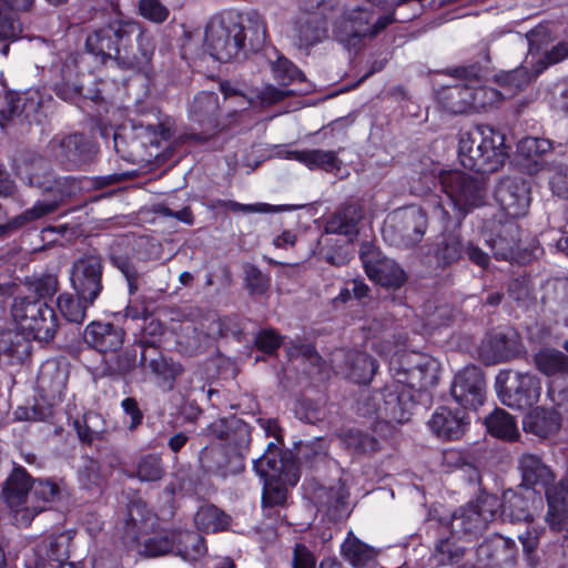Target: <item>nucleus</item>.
I'll use <instances>...</instances> for the list:
<instances>
[{
    "instance_id": "obj_1",
    "label": "nucleus",
    "mask_w": 568,
    "mask_h": 568,
    "mask_svg": "<svg viewBox=\"0 0 568 568\" xmlns=\"http://www.w3.org/2000/svg\"><path fill=\"white\" fill-rule=\"evenodd\" d=\"M206 433L215 442L203 447L199 454L202 473L222 479L242 473L251 443L250 426L235 417L221 418L212 422Z\"/></svg>"
},
{
    "instance_id": "obj_2",
    "label": "nucleus",
    "mask_w": 568,
    "mask_h": 568,
    "mask_svg": "<svg viewBox=\"0 0 568 568\" xmlns=\"http://www.w3.org/2000/svg\"><path fill=\"white\" fill-rule=\"evenodd\" d=\"M393 394V422L403 425L410 422L425 393L439 382L440 366L432 357L418 352H396Z\"/></svg>"
},
{
    "instance_id": "obj_3",
    "label": "nucleus",
    "mask_w": 568,
    "mask_h": 568,
    "mask_svg": "<svg viewBox=\"0 0 568 568\" xmlns=\"http://www.w3.org/2000/svg\"><path fill=\"white\" fill-rule=\"evenodd\" d=\"M19 173L29 181L30 185L43 189L52 195L51 200L38 201L31 209L24 211V217L39 220L58 210L65 199L74 196L80 191L79 181L71 176L52 178L49 163L40 155L32 154L23 160Z\"/></svg>"
},
{
    "instance_id": "obj_4",
    "label": "nucleus",
    "mask_w": 568,
    "mask_h": 568,
    "mask_svg": "<svg viewBox=\"0 0 568 568\" xmlns=\"http://www.w3.org/2000/svg\"><path fill=\"white\" fill-rule=\"evenodd\" d=\"M253 467L264 480L263 505L283 506L287 498L286 485L295 486L300 480V467L288 452L282 454L275 444L268 443L263 456L254 460Z\"/></svg>"
},
{
    "instance_id": "obj_5",
    "label": "nucleus",
    "mask_w": 568,
    "mask_h": 568,
    "mask_svg": "<svg viewBox=\"0 0 568 568\" xmlns=\"http://www.w3.org/2000/svg\"><path fill=\"white\" fill-rule=\"evenodd\" d=\"M480 234L497 261L526 265L535 257L532 250L520 246V226L517 221L505 213H495L484 219Z\"/></svg>"
},
{
    "instance_id": "obj_6",
    "label": "nucleus",
    "mask_w": 568,
    "mask_h": 568,
    "mask_svg": "<svg viewBox=\"0 0 568 568\" xmlns=\"http://www.w3.org/2000/svg\"><path fill=\"white\" fill-rule=\"evenodd\" d=\"M11 315L22 334L38 342L52 341L59 328L53 307L32 296L14 297Z\"/></svg>"
},
{
    "instance_id": "obj_7",
    "label": "nucleus",
    "mask_w": 568,
    "mask_h": 568,
    "mask_svg": "<svg viewBox=\"0 0 568 568\" xmlns=\"http://www.w3.org/2000/svg\"><path fill=\"white\" fill-rule=\"evenodd\" d=\"M494 388L504 406L524 413L539 400L541 382L534 373L504 368L495 376Z\"/></svg>"
},
{
    "instance_id": "obj_8",
    "label": "nucleus",
    "mask_w": 568,
    "mask_h": 568,
    "mask_svg": "<svg viewBox=\"0 0 568 568\" xmlns=\"http://www.w3.org/2000/svg\"><path fill=\"white\" fill-rule=\"evenodd\" d=\"M442 192L446 194L458 225L475 209L485 205L483 182L460 170L444 171Z\"/></svg>"
},
{
    "instance_id": "obj_9",
    "label": "nucleus",
    "mask_w": 568,
    "mask_h": 568,
    "mask_svg": "<svg viewBox=\"0 0 568 568\" xmlns=\"http://www.w3.org/2000/svg\"><path fill=\"white\" fill-rule=\"evenodd\" d=\"M477 358L485 366L523 358L527 351L519 332L511 326L488 329L476 347Z\"/></svg>"
},
{
    "instance_id": "obj_10",
    "label": "nucleus",
    "mask_w": 568,
    "mask_h": 568,
    "mask_svg": "<svg viewBox=\"0 0 568 568\" xmlns=\"http://www.w3.org/2000/svg\"><path fill=\"white\" fill-rule=\"evenodd\" d=\"M139 34L138 21L116 16L105 26L88 34L85 48L100 63L114 59L118 61L120 47H124L128 37Z\"/></svg>"
},
{
    "instance_id": "obj_11",
    "label": "nucleus",
    "mask_w": 568,
    "mask_h": 568,
    "mask_svg": "<svg viewBox=\"0 0 568 568\" xmlns=\"http://www.w3.org/2000/svg\"><path fill=\"white\" fill-rule=\"evenodd\" d=\"M487 63H489L488 55ZM444 73L459 81H470L473 112L486 111L488 108L497 106L506 99V94L503 91L485 84L490 78V68L488 64H481L476 61L464 65L447 68Z\"/></svg>"
},
{
    "instance_id": "obj_12",
    "label": "nucleus",
    "mask_w": 568,
    "mask_h": 568,
    "mask_svg": "<svg viewBox=\"0 0 568 568\" xmlns=\"http://www.w3.org/2000/svg\"><path fill=\"white\" fill-rule=\"evenodd\" d=\"M31 478L22 467L13 469L3 488V499L11 510L16 526L28 527L37 514L44 510L41 505H31Z\"/></svg>"
},
{
    "instance_id": "obj_13",
    "label": "nucleus",
    "mask_w": 568,
    "mask_h": 568,
    "mask_svg": "<svg viewBox=\"0 0 568 568\" xmlns=\"http://www.w3.org/2000/svg\"><path fill=\"white\" fill-rule=\"evenodd\" d=\"M246 27L240 23H225L222 19H212L205 29V47L220 62H229L240 54L244 47Z\"/></svg>"
},
{
    "instance_id": "obj_14",
    "label": "nucleus",
    "mask_w": 568,
    "mask_h": 568,
    "mask_svg": "<svg viewBox=\"0 0 568 568\" xmlns=\"http://www.w3.org/2000/svg\"><path fill=\"white\" fill-rule=\"evenodd\" d=\"M486 377L477 365H467L458 371L450 383L449 396L453 404L470 414L486 400Z\"/></svg>"
},
{
    "instance_id": "obj_15",
    "label": "nucleus",
    "mask_w": 568,
    "mask_h": 568,
    "mask_svg": "<svg viewBox=\"0 0 568 568\" xmlns=\"http://www.w3.org/2000/svg\"><path fill=\"white\" fill-rule=\"evenodd\" d=\"M428 229V213L416 204L393 210V245L413 248L418 245Z\"/></svg>"
},
{
    "instance_id": "obj_16",
    "label": "nucleus",
    "mask_w": 568,
    "mask_h": 568,
    "mask_svg": "<svg viewBox=\"0 0 568 568\" xmlns=\"http://www.w3.org/2000/svg\"><path fill=\"white\" fill-rule=\"evenodd\" d=\"M504 504L500 519L510 524H531L544 510L542 497L539 493L529 491L516 486L503 491Z\"/></svg>"
},
{
    "instance_id": "obj_17",
    "label": "nucleus",
    "mask_w": 568,
    "mask_h": 568,
    "mask_svg": "<svg viewBox=\"0 0 568 568\" xmlns=\"http://www.w3.org/2000/svg\"><path fill=\"white\" fill-rule=\"evenodd\" d=\"M433 436L442 442L459 440L470 426V414L448 402L439 405L427 420Z\"/></svg>"
},
{
    "instance_id": "obj_18",
    "label": "nucleus",
    "mask_w": 568,
    "mask_h": 568,
    "mask_svg": "<svg viewBox=\"0 0 568 568\" xmlns=\"http://www.w3.org/2000/svg\"><path fill=\"white\" fill-rule=\"evenodd\" d=\"M428 523L446 524L453 534L468 540L479 537L488 527L487 519L475 508L470 500L456 507L445 516L436 515V510H430Z\"/></svg>"
},
{
    "instance_id": "obj_19",
    "label": "nucleus",
    "mask_w": 568,
    "mask_h": 568,
    "mask_svg": "<svg viewBox=\"0 0 568 568\" xmlns=\"http://www.w3.org/2000/svg\"><path fill=\"white\" fill-rule=\"evenodd\" d=\"M102 257L95 253L87 254L73 264L72 286L87 303L93 304L102 292Z\"/></svg>"
},
{
    "instance_id": "obj_20",
    "label": "nucleus",
    "mask_w": 568,
    "mask_h": 568,
    "mask_svg": "<svg viewBox=\"0 0 568 568\" xmlns=\"http://www.w3.org/2000/svg\"><path fill=\"white\" fill-rule=\"evenodd\" d=\"M495 197L500 205L497 213H505L516 220L525 216L531 202V184L521 176H507L500 181Z\"/></svg>"
},
{
    "instance_id": "obj_21",
    "label": "nucleus",
    "mask_w": 568,
    "mask_h": 568,
    "mask_svg": "<svg viewBox=\"0 0 568 568\" xmlns=\"http://www.w3.org/2000/svg\"><path fill=\"white\" fill-rule=\"evenodd\" d=\"M138 28L139 34L128 37L124 47H120L118 63L148 74L155 44L151 32L139 21Z\"/></svg>"
},
{
    "instance_id": "obj_22",
    "label": "nucleus",
    "mask_w": 568,
    "mask_h": 568,
    "mask_svg": "<svg viewBox=\"0 0 568 568\" xmlns=\"http://www.w3.org/2000/svg\"><path fill=\"white\" fill-rule=\"evenodd\" d=\"M517 470L520 475L517 486L529 491L542 494L557 479L555 471L542 457L532 453H524L518 457Z\"/></svg>"
},
{
    "instance_id": "obj_23",
    "label": "nucleus",
    "mask_w": 568,
    "mask_h": 568,
    "mask_svg": "<svg viewBox=\"0 0 568 568\" xmlns=\"http://www.w3.org/2000/svg\"><path fill=\"white\" fill-rule=\"evenodd\" d=\"M518 547L514 539L499 534L485 538L476 548V558L486 568H504L515 566Z\"/></svg>"
},
{
    "instance_id": "obj_24",
    "label": "nucleus",
    "mask_w": 568,
    "mask_h": 568,
    "mask_svg": "<svg viewBox=\"0 0 568 568\" xmlns=\"http://www.w3.org/2000/svg\"><path fill=\"white\" fill-rule=\"evenodd\" d=\"M552 150V142L545 138L526 136L517 142L515 166L523 173L535 175L544 170L545 156Z\"/></svg>"
},
{
    "instance_id": "obj_25",
    "label": "nucleus",
    "mask_w": 568,
    "mask_h": 568,
    "mask_svg": "<svg viewBox=\"0 0 568 568\" xmlns=\"http://www.w3.org/2000/svg\"><path fill=\"white\" fill-rule=\"evenodd\" d=\"M428 534L433 537L432 558L436 566L457 565L465 556L460 536L453 534L446 524L428 523Z\"/></svg>"
},
{
    "instance_id": "obj_26",
    "label": "nucleus",
    "mask_w": 568,
    "mask_h": 568,
    "mask_svg": "<svg viewBox=\"0 0 568 568\" xmlns=\"http://www.w3.org/2000/svg\"><path fill=\"white\" fill-rule=\"evenodd\" d=\"M68 376L67 368L57 361H47L41 365L37 377V390L49 406L62 402Z\"/></svg>"
},
{
    "instance_id": "obj_27",
    "label": "nucleus",
    "mask_w": 568,
    "mask_h": 568,
    "mask_svg": "<svg viewBox=\"0 0 568 568\" xmlns=\"http://www.w3.org/2000/svg\"><path fill=\"white\" fill-rule=\"evenodd\" d=\"M542 504H547L545 520L552 531L566 529L568 520V477L555 480L540 494Z\"/></svg>"
},
{
    "instance_id": "obj_28",
    "label": "nucleus",
    "mask_w": 568,
    "mask_h": 568,
    "mask_svg": "<svg viewBox=\"0 0 568 568\" xmlns=\"http://www.w3.org/2000/svg\"><path fill=\"white\" fill-rule=\"evenodd\" d=\"M49 146L57 160L73 165L88 163L95 154L94 145L82 134H71L61 139L54 138Z\"/></svg>"
},
{
    "instance_id": "obj_29",
    "label": "nucleus",
    "mask_w": 568,
    "mask_h": 568,
    "mask_svg": "<svg viewBox=\"0 0 568 568\" xmlns=\"http://www.w3.org/2000/svg\"><path fill=\"white\" fill-rule=\"evenodd\" d=\"M493 126L480 125L474 131H460L458 133L457 159L460 165L477 174L478 159L484 155L483 144L488 140L489 129Z\"/></svg>"
},
{
    "instance_id": "obj_30",
    "label": "nucleus",
    "mask_w": 568,
    "mask_h": 568,
    "mask_svg": "<svg viewBox=\"0 0 568 568\" xmlns=\"http://www.w3.org/2000/svg\"><path fill=\"white\" fill-rule=\"evenodd\" d=\"M389 23V14L375 20L371 11L357 8L345 14L343 31L349 40L354 38H374Z\"/></svg>"
},
{
    "instance_id": "obj_31",
    "label": "nucleus",
    "mask_w": 568,
    "mask_h": 568,
    "mask_svg": "<svg viewBox=\"0 0 568 568\" xmlns=\"http://www.w3.org/2000/svg\"><path fill=\"white\" fill-rule=\"evenodd\" d=\"M484 155L478 159L477 174L488 175L501 169L510 156L511 146L506 143V135L494 128L489 129L488 140L483 144Z\"/></svg>"
},
{
    "instance_id": "obj_32",
    "label": "nucleus",
    "mask_w": 568,
    "mask_h": 568,
    "mask_svg": "<svg viewBox=\"0 0 568 568\" xmlns=\"http://www.w3.org/2000/svg\"><path fill=\"white\" fill-rule=\"evenodd\" d=\"M435 99L438 105L449 114L473 113L470 81L443 85L435 91Z\"/></svg>"
},
{
    "instance_id": "obj_33",
    "label": "nucleus",
    "mask_w": 568,
    "mask_h": 568,
    "mask_svg": "<svg viewBox=\"0 0 568 568\" xmlns=\"http://www.w3.org/2000/svg\"><path fill=\"white\" fill-rule=\"evenodd\" d=\"M124 335V331L112 323L92 322L85 327L83 338L90 347L108 353L121 348Z\"/></svg>"
},
{
    "instance_id": "obj_34",
    "label": "nucleus",
    "mask_w": 568,
    "mask_h": 568,
    "mask_svg": "<svg viewBox=\"0 0 568 568\" xmlns=\"http://www.w3.org/2000/svg\"><path fill=\"white\" fill-rule=\"evenodd\" d=\"M561 422L562 416L556 408L532 406L523 418V429L540 438H547L560 429Z\"/></svg>"
},
{
    "instance_id": "obj_35",
    "label": "nucleus",
    "mask_w": 568,
    "mask_h": 568,
    "mask_svg": "<svg viewBox=\"0 0 568 568\" xmlns=\"http://www.w3.org/2000/svg\"><path fill=\"white\" fill-rule=\"evenodd\" d=\"M140 365L149 368L153 374L169 382V387H173V382L183 372L180 363L173 362L171 358L163 356L158 348L149 345H142Z\"/></svg>"
},
{
    "instance_id": "obj_36",
    "label": "nucleus",
    "mask_w": 568,
    "mask_h": 568,
    "mask_svg": "<svg viewBox=\"0 0 568 568\" xmlns=\"http://www.w3.org/2000/svg\"><path fill=\"white\" fill-rule=\"evenodd\" d=\"M458 223L450 231H444L435 244L434 257L438 266L445 268L463 257L464 241Z\"/></svg>"
},
{
    "instance_id": "obj_37",
    "label": "nucleus",
    "mask_w": 568,
    "mask_h": 568,
    "mask_svg": "<svg viewBox=\"0 0 568 568\" xmlns=\"http://www.w3.org/2000/svg\"><path fill=\"white\" fill-rule=\"evenodd\" d=\"M361 260L371 281L388 287L390 285V263L387 257H382L381 252L372 245H363Z\"/></svg>"
},
{
    "instance_id": "obj_38",
    "label": "nucleus",
    "mask_w": 568,
    "mask_h": 568,
    "mask_svg": "<svg viewBox=\"0 0 568 568\" xmlns=\"http://www.w3.org/2000/svg\"><path fill=\"white\" fill-rule=\"evenodd\" d=\"M484 425L487 433L498 439L511 443L520 436L515 417L503 408L496 407L485 416Z\"/></svg>"
},
{
    "instance_id": "obj_39",
    "label": "nucleus",
    "mask_w": 568,
    "mask_h": 568,
    "mask_svg": "<svg viewBox=\"0 0 568 568\" xmlns=\"http://www.w3.org/2000/svg\"><path fill=\"white\" fill-rule=\"evenodd\" d=\"M343 558L355 568L371 567L378 555V550L359 540L352 531L341 546Z\"/></svg>"
},
{
    "instance_id": "obj_40",
    "label": "nucleus",
    "mask_w": 568,
    "mask_h": 568,
    "mask_svg": "<svg viewBox=\"0 0 568 568\" xmlns=\"http://www.w3.org/2000/svg\"><path fill=\"white\" fill-rule=\"evenodd\" d=\"M220 111L219 95L215 92H200L192 100L189 112L192 120L215 128Z\"/></svg>"
},
{
    "instance_id": "obj_41",
    "label": "nucleus",
    "mask_w": 568,
    "mask_h": 568,
    "mask_svg": "<svg viewBox=\"0 0 568 568\" xmlns=\"http://www.w3.org/2000/svg\"><path fill=\"white\" fill-rule=\"evenodd\" d=\"M535 367L545 376L568 375V355L550 347L540 348L532 356Z\"/></svg>"
},
{
    "instance_id": "obj_42",
    "label": "nucleus",
    "mask_w": 568,
    "mask_h": 568,
    "mask_svg": "<svg viewBox=\"0 0 568 568\" xmlns=\"http://www.w3.org/2000/svg\"><path fill=\"white\" fill-rule=\"evenodd\" d=\"M288 156L303 163L311 170H324L326 172L338 171L342 163L335 151L320 149L291 151Z\"/></svg>"
},
{
    "instance_id": "obj_43",
    "label": "nucleus",
    "mask_w": 568,
    "mask_h": 568,
    "mask_svg": "<svg viewBox=\"0 0 568 568\" xmlns=\"http://www.w3.org/2000/svg\"><path fill=\"white\" fill-rule=\"evenodd\" d=\"M422 105L404 87L393 88V120L396 122L422 121Z\"/></svg>"
},
{
    "instance_id": "obj_44",
    "label": "nucleus",
    "mask_w": 568,
    "mask_h": 568,
    "mask_svg": "<svg viewBox=\"0 0 568 568\" xmlns=\"http://www.w3.org/2000/svg\"><path fill=\"white\" fill-rule=\"evenodd\" d=\"M362 209L355 203H351L337 211L327 222L326 230L331 233L354 236L357 234V225L362 220Z\"/></svg>"
},
{
    "instance_id": "obj_45",
    "label": "nucleus",
    "mask_w": 568,
    "mask_h": 568,
    "mask_svg": "<svg viewBox=\"0 0 568 568\" xmlns=\"http://www.w3.org/2000/svg\"><path fill=\"white\" fill-rule=\"evenodd\" d=\"M59 74L60 80L54 83V92L64 101H73L82 91L78 80L75 59L68 57L59 67Z\"/></svg>"
},
{
    "instance_id": "obj_46",
    "label": "nucleus",
    "mask_w": 568,
    "mask_h": 568,
    "mask_svg": "<svg viewBox=\"0 0 568 568\" xmlns=\"http://www.w3.org/2000/svg\"><path fill=\"white\" fill-rule=\"evenodd\" d=\"M26 335L16 332H3L0 335V358L8 364L21 363L30 353V344Z\"/></svg>"
},
{
    "instance_id": "obj_47",
    "label": "nucleus",
    "mask_w": 568,
    "mask_h": 568,
    "mask_svg": "<svg viewBox=\"0 0 568 568\" xmlns=\"http://www.w3.org/2000/svg\"><path fill=\"white\" fill-rule=\"evenodd\" d=\"M444 171L443 169L420 164L419 170L415 172L416 176L410 179V194L423 197L430 195L438 186L442 189Z\"/></svg>"
},
{
    "instance_id": "obj_48",
    "label": "nucleus",
    "mask_w": 568,
    "mask_h": 568,
    "mask_svg": "<svg viewBox=\"0 0 568 568\" xmlns=\"http://www.w3.org/2000/svg\"><path fill=\"white\" fill-rule=\"evenodd\" d=\"M539 71L532 73L526 67L519 65L508 71H499L493 75V81L506 90L509 95L526 89Z\"/></svg>"
},
{
    "instance_id": "obj_49",
    "label": "nucleus",
    "mask_w": 568,
    "mask_h": 568,
    "mask_svg": "<svg viewBox=\"0 0 568 568\" xmlns=\"http://www.w3.org/2000/svg\"><path fill=\"white\" fill-rule=\"evenodd\" d=\"M175 545L174 554L185 561H194L202 557L205 551L204 539L194 531H173Z\"/></svg>"
},
{
    "instance_id": "obj_50",
    "label": "nucleus",
    "mask_w": 568,
    "mask_h": 568,
    "mask_svg": "<svg viewBox=\"0 0 568 568\" xmlns=\"http://www.w3.org/2000/svg\"><path fill=\"white\" fill-rule=\"evenodd\" d=\"M165 475V467L161 456L146 454L139 458L133 471L126 473L130 478H138L142 483L161 480Z\"/></svg>"
},
{
    "instance_id": "obj_51",
    "label": "nucleus",
    "mask_w": 568,
    "mask_h": 568,
    "mask_svg": "<svg viewBox=\"0 0 568 568\" xmlns=\"http://www.w3.org/2000/svg\"><path fill=\"white\" fill-rule=\"evenodd\" d=\"M422 539L417 534L405 536L402 540L393 542V550L403 559L397 568H417L423 559Z\"/></svg>"
},
{
    "instance_id": "obj_52",
    "label": "nucleus",
    "mask_w": 568,
    "mask_h": 568,
    "mask_svg": "<svg viewBox=\"0 0 568 568\" xmlns=\"http://www.w3.org/2000/svg\"><path fill=\"white\" fill-rule=\"evenodd\" d=\"M194 523L202 531L215 532L230 525V517L214 505H204L196 511Z\"/></svg>"
},
{
    "instance_id": "obj_53",
    "label": "nucleus",
    "mask_w": 568,
    "mask_h": 568,
    "mask_svg": "<svg viewBox=\"0 0 568 568\" xmlns=\"http://www.w3.org/2000/svg\"><path fill=\"white\" fill-rule=\"evenodd\" d=\"M316 503L320 510L337 517L345 508L346 494L343 487L320 488L316 493Z\"/></svg>"
},
{
    "instance_id": "obj_54",
    "label": "nucleus",
    "mask_w": 568,
    "mask_h": 568,
    "mask_svg": "<svg viewBox=\"0 0 568 568\" xmlns=\"http://www.w3.org/2000/svg\"><path fill=\"white\" fill-rule=\"evenodd\" d=\"M545 529L541 527L530 526L528 524L526 530L518 536L523 546V556L528 567L535 568L539 564L538 547L540 537L544 535Z\"/></svg>"
},
{
    "instance_id": "obj_55",
    "label": "nucleus",
    "mask_w": 568,
    "mask_h": 568,
    "mask_svg": "<svg viewBox=\"0 0 568 568\" xmlns=\"http://www.w3.org/2000/svg\"><path fill=\"white\" fill-rule=\"evenodd\" d=\"M377 369L375 361L366 353L355 352L351 356L349 378L357 384H367Z\"/></svg>"
},
{
    "instance_id": "obj_56",
    "label": "nucleus",
    "mask_w": 568,
    "mask_h": 568,
    "mask_svg": "<svg viewBox=\"0 0 568 568\" xmlns=\"http://www.w3.org/2000/svg\"><path fill=\"white\" fill-rule=\"evenodd\" d=\"M469 500L487 519V525L496 518L497 514L500 516L504 504L503 495L498 497L496 494L488 493L484 487H479L476 496Z\"/></svg>"
},
{
    "instance_id": "obj_57",
    "label": "nucleus",
    "mask_w": 568,
    "mask_h": 568,
    "mask_svg": "<svg viewBox=\"0 0 568 568\" xmlns=\"http://www.w3.org/2000/svg\"><path fill=\"white\" fill-rule=\"evenodd\" d=\"M58 307L64 318L69 322L80 324L84 321L87 308L91 305L79 295L74 297L70 294H61L58 297Z\"/></svg>"
},
{
    "instance_id": "obj_58",
    "label": "nucleus",
    "mask_w": 568,
    "mask_h": 568,
    "mask_svg": "<svg viewBox=\"0 0 568 568\" xmlns=\"http://www.w3.org/2000/svg\"><path fill=\"white\" fill-rule=\"evenodd\" d=\"M60 486L49 479H38L31 484V505H41L54 501L60 497Z\"/></svg>"
},
{
    "instance_id": "obj_59",
    "label": "nucleus",
    "mask_w": 568,
    "mask_h": 568,
    "mask_svg": "<svg viewBox=\"0 0 568 568\" xmlns=\"http://www.w3.org/2000/svg\"><path fill=\"white\" fill-rule=\"evenodd\" d=\"M145 506L138 501L132 503L128 508V518L125 519V538L139 542V535L146 523Z\"/></svg>"
},
{
    "instance_id": "obj_60",
    "label": "nucleus",
    "mask_w": 568,
    "mask_h": 568,
    "mask_svg": "<svg viewBox=\"0 0 568 568\" xmlns=\"http://www.w3.org/2000/svg\"><path fill=\"white\" fill-rule=\"evenodd\" d=\"M175 539L173 531L148 538L139 551L146 557L163 556L174 551Z\"/></svg>"
},
{
    "instance_id": "obj_61",
    "label": "nucleus",
    "mask_w": 568,
    "mask_h": 568,
    "mask_svg": "<svg viewBox=\"0 0 568 568\" xmlns=\"http://www.w3.org/2000/svg\"><path fill=\"white\" fill-rule=\"evenodd\" d=\"M21 32L18 14L0 2V41H13Z\"/></svg>"
},
{
    "instance_id": "obj_62",
    "label": "nucleus",
    "mask_w": 568,
    "mask_h": 568,
    "mask_svg": "<svg viewBox=\"0 0 568 568\" xmlns=\"http://www.w3.org/2000/svg\"><path fill=\"white\" fill-rule=\"evenodd\" d=\"M424 0H393V23L409 22L423 12Z\"/></svg>"
},
{
    "instance_id": "obj_63",
    "label": "nucleus",
    "mask_w": 568,
    "mask_h": 568,
    "mask_svg": "<svg viewBox=\"0 0 568 568\" xmlns=\"http://www.w3.org/2000/svg\"><path fill=\"white\" fill-rule=\"evenodd\" d=\"M272 71L275 80L281 85H287L296 80H304L303 72L284 57H278L276 61L272 63Z\"/></svg>"
},
{
    "instance_id": "obj_64",
    "label": "nucleus",
    "mask_w": 568,
    "mask_h": 568,
    "mask_svg": "<svg viewBox=\"0 0 568 568\" xmlns=\"http://www.w3.org/2000/svg\"><path fill=\"white\" fill-rule=\"evenodd\" d=\"M28 290L34 300L45 302V298L52 297L58 291V280L54 275L45 274L34 278L28 284Z\"/></svg>"
}]
</instances>
